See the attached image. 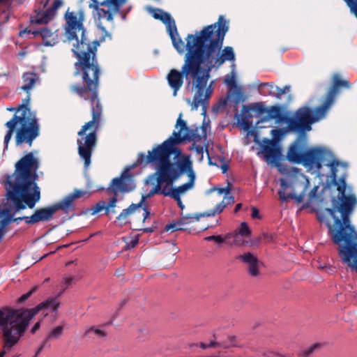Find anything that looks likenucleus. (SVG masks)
<instances>
[{"label": "nucleus", "mask_w": 357, "mask_h": 357, "mask_svg": "<svg viewBox=\"0 0 357 357\" xmlns=\"http://www.w3.org/2000/svg\"><path fill=\"white\" fill-rule=\"evenodd\" d=\"M141 208H142L143 211H144V218H143V222H144L147 220L149 216L150 215L151 211H150V208H149V206L146 204H145V202L143 204V205Z\"/></svg>", "instance_id": "55"}, {"label": "nucleus", "mask_w": 357, "mask_h": 357, "mask_svg": "<svg viewBox=\"0 0 357 357\" xmlns=\"http://www.w3.org/2000/svg\"><path fill=\"white\" fill-rule=\"evenodd\" d=\"M351 83L348 79H342L338 73L333 74L332 84L326 93L324 102L314 109L307 106L299 107L295 112L294 117L284 116L278 105L266 107L262 102H254L243 105L244 112L249 110L255 112V115L259 119L256 122L260 123L275 119L278 122H285L287 130L301 135L312 130V124L324 118L327 111L334 104L337 96L340 93L341 89H349Z\"/></svg>", "instance_id": "2"}, {"label": "nucleus", "mask_w": 357, "mask_h": 357, "mask_svg": "<svg viewBox=\"0 0 357 357\" xmlns=\"http://www.w3.org/2000/svg\"><path fill=\"white\" fill-rule=\"evenodd\" d=\"M261 86H264L266 89V91L264 92V95L275 96L278 86H275L272 83L264 82L261 84Z\"/></svg>", "instance_id": "42"}, {"label": "nucleus", "mask_w": 357, "mask_h": 357, "mask_svg": "<svg viewBox=\"0 0 357 357\" xmlns=\"http://www.w3.org/2000/svg\"><path fill=\"white\" fill-rule=\"evenodd\" d=\"M252 218H259V210L256 207L252 208Z\"/></svg>", "instance_id": "59"}, {"label": "nucleus", "mask_w": 357, "mask_h": 357, "mask_svg": "<svg viewBox=\"0 0 357 357\" xmlns=\"http://www.w3.org/2000/svg\"><path fill=\"white\" fill-rule=\"evenodd\" d=\"M26 97L24 99H22V104L18 105V110H22V114H20L19 116H24L25 117H29V116H36V113L33 112H31L29 104L31 99V94L30 93H26Z\"/></svg>", "instance_id": "33"}, {"label": "nucleus", "mask_w": 357, "mask_h": 357, "mask_svg": "<svg viewBox=\"0 0 357 357\" xmlns=\"http://www.w3.org/2000/svg\"><path fill=\"white\" fill-rule=\"evenodd\" d=\"M231 236H232V234H231V233L227 234L225 236V237H223L221 235H217V236L213 235V236H209L205 237L204 240L208 242L214 241L215 243H216L218 244H221V243H223L226 239L231 238Z\"/></svg>", "instance_id": "39"}, {"label": "nucleus", "mask_w": 357, "mask_h": 357, "mask_svg": "<svg viewBox=\"0 0 357 357\" xmlns=\"http://www.w3.org/2000/svg\"><path fill=\"white\" fill-rule=\"evenodd\" d=\"M280 189L278 190L280 200L282 202L287 201V194L286 191L288 189L293 190L292 184L287 181L285 178L280 179Z\"/></svg>", "instance_id": "34"}, {"label": "nucleus", "mask_w": 357, "mask_h": 357, "mask_svg": "<svg viewBox=\"0 0 357 357\" xmlns=\"http://www.w3.org/2000/svg\"><path fill=\"white\" fill-rule=\"evenodd\" d=\"M201 213H197L195 215H183L181 214V217L180 218L181 222L182 224L187 225L193 222L195 220L199 221L201 218H204Z\"/></svg>", "instance_id": "38"}, {"label": "nucleus", "mask_w": 357, "mask_h": 357, "mask_svg": "<svg viewBox=\"0 0 357 357\" xmlns=\"http://www.w3.org/2000/svg\"><path fill=\"white\" fill-rule=\"evenodd\" d=\"M291 86L289 85H286L283 88H280L278 86L275 97L280 99L281 96L290 91Z\"/></svg>", "instance_id": "49"}, {"label": "nucleus", "mask_w": 357, "mask_h": 357, "mask_svg": "<svg viewBox=\"0 0 357 357\" xmlns=\"http://www.w3.org/2000/svg\"><path fill=\"white\" fill-rule=\"evenodd\" d=\"M167 185H168L166 184V186H165L163 188H161V195L165 197H170L171 198H172V197L174 196V188H172L171 190H167Z\"/></svg>", "instance_id": "53"}, {"label": "nucleus", "mask_w": 357, "mask_h": 357, "mask_svg": "<svg viewBox=\"0 0 357 357\" xmlns=\"http://www.w3.org/2000/svg\"><path fill=\"white\" fill-rule=\"evenodd\" d=\"M182 114H180L176 121V127H180L181 137L183 142L193 141L195 143L201 140L202 136L199 134V128H190L186 123L181 119Z\"/></svg>", "instance_id": "19"}, {"label": "nucleus", "mask_w": 357, "mask_h": 357, "mask_svg": "<svg viewBox=\"0 0 357 357\" xmlns=\"http://www.w3.org/2000/svg\"><path fill=\"white\" fill-rule=\"evenodd\" d=\"M17 123H20L15 136L16 145L27 143L31 146L33 141L39 135V123L36 116L25 117L17 115Z\"/></svg>", "instance_id": "11"}, {"label": "nucleus", "mask_w": 357, "mask_h": 357, "mask_svg": "<svg viewBox=\"0 0 357 357\" xmlns=\"http://www.w3.org/2000/svg\"><path fill=\"white\" fill-rule=\"evenodd\" d=\"M23 84L21 89L26 93H29L33 89L37 82H39V76L34 72H26L22 75Z\"/></svg>", "instance_id": "24"}, {"label": "nucleus", "mask_w": 357, "mask_h": 357, "mask_svg": "<svg viewBox=\"0 0 357 357\" xmlns=\"http://www.w3.org/2000/svg\"><path fill=\"white\" fill-rule=\"evenodd\" d=\"M320 343H314L312 345L309 346L306 349L301 351V355L304 357H308L310 354H312L316 349L321 347Z\"/></svg>", "instance_id": "44"}, {"label": "nucleus", "mask_w": 357, "mask_h": 357, "mask_svg": "<svg viewBox=\"0 0 357 357\" xmlns=\"http://www.w3.org/2000/svg\"><path fill=\"white\" fill-rule=\"evenodd\" d=\"M153 17L157 20H161L164 24H166L167 31L173 27V25H176L174 20L172 19L170 14L163 12L160 9H158L157 12L153 14Z\"/></svg>", "instance_id": "29"}, {"label": "nucleus", "mask_w": 357, "mask_h": 357, "mask_svg": "<svg viewBox=\"0 0 357 357\" xmlns=\"http://www.w3.org/2000/svg\"><path fill=\"white\" fill-rule=\"evenodd\" d=\"M47 346L48 347H50V344H48V342H47V340H43V341L42 342V343L40 344V345L39 346V347L38 348L36 352V355L34 357H37L38 355H39L40 354V352L43 350V349Z\"/></svg>", "instance_id": "54"}, {"label": "nucleus", "mask_w": 357, "mask_h": 357, "mask_svg": "<svg viewBox=\"0 0 357 357\" xmlns=\"http://www.w3.org/2000/svg\"><path fill=\"white\" fill-rule=\"evenodd\" d=\"M215 344H216V342L215 341H211L209 344L202 343L201 347L202 349H207V348L213 347L215 346Z\"/></svg>", "instance_id": "58"}, {"label": "nucleus", "mask_w": 357, "mask_h": 357, "mask_svg": "<svg viewBox=\"0 0 357 357\" xmlns=\"http://www.w3.org/2000/svg\"><path fill=\"white\" fill-rule=\"evenodd\" d=\"M62 0H54L52 4L45 11L37 13L31 17V22L36 24H46L52 20L57 14V10L63 6Z\"/></svg>", "instance_id": "16"}, {"label": "nucleus", "mask_w": 357, "mask_h": 357, "mask_svg": "<svg viewBox=\"0 0 357 357\" xmlns=\"http://www.w3.org/2000/svg\"><path fill=\"white\" fill-rule=\"evenodd\" d=\"M168 33L172 39L174 47L177 50L178 53H183L185 50H186V44H184V42L178 36L176 26L173 25V27L172 26V29H169Z\"/></svg>", "instance_id": "25"}, {"label": "nucleus", "mask_w": 357, "mask_h": 357, "mask_svg": "<svg viewBox=\"0 0 357 357\" xmlns=\"http://www.w3.org/2000/svg\"><path fill=\"white\" fill-rule=\"evenodd\" d=\"M319 186H314L308 193V202L310 203L317 197Z\"/></svg>", "instance_id": "51"}, {"label": "nucleus", "mask_w": 357, "mask_h": 357, "mask_svg": "<svg viewBox=\"0 0 357 357\" xmlns=\"http://www.w3.org/2000/svg\"><path fill=\"white\" fill-rule=\"evenodd\" d=\"M65 31L69 40H76L72 52L77 61L74 63V76L77 75L101 71L97 56V46L98 41H94L91 45L90 40L86 36V29L83 22L84 14L79 10L77 15L73 12H66L65 14Z\"/></svg>", "instance_id": "6"}, {"label": "nucleus", "mask_w": 357, "mask_h": 357, "mask_svg": "<svg viewBox=\"0 0 357 357\" xmlns=\"http://www.w3.org/2000/svg\"><path fill=\"white\" fill-rule=\"evenodd\" d=\"M333 157L331 151L323 146L305 148L301 164L309 169L319 170L324 160Z\"/></svg>", "instance_id": "13"}, {"label": "nucleus", "mask_w": 357, "mask_h": 357, "mask_svg": "<svg viewBox=\"0 0 357 357\" xmlns=\"http://www.w3.org/2000/svg\"><path fill=\"white\" fill-rule=\"evenodd\" d=\"M130 167L125 169L120 177L112 179L111 185L116 187L121 192H128L135 188V185L132 181V174Z\"/></svg>", "instance_id": "18"}, {"label": "nucleus", "mask_w": 357, "mask_h": 357, "mask_svg": "<svg viewBox=\"0 0 357 357\" xmlns=\"http://www.w3.org/2000/svg\"><path fill=\"white\" fill-rule=\"evenodd\" d=\"M84 195L89 196L87 191L75 189L72 193L68 194L60 202L48 207L37 209L29 218V225H33L39 222H47L51 220L54 214L59 210L68 213L75 209V199Z\"/></svg>", "instance_id": "10"}, {"label": "nucleus", "mask_w": 357, "mask_h": 357, "mask_svg": "<svg viewBox=\"0 0 357 357\" xmlns=\"http://www.w3.org/2000/svg\"><path fill=\"white\" fill-rule=\"evenodd\" d=\"M241 235L242 236L245 237H250L251 236V231L245 222H243L241 224V226L238 231H235L234 234H232L231 237L236 238L238 235Z\"/></svg>", "instance_id": "36"}, {"label": "nucleus", "mask_w": 357, "mask_h": 357, "mask_svg": "<svg viewBox=\"0 0 357 357\" xmlns=\"http://www.w3.org/2000/svg\"><path fill=\"white\" fill-rule=\"evenodd\" d=\"M187 174L189 178L188 182L176 188H174V196H176V197H178V196H181V194L184 193L185 192H186L187 190L193 187L195 181V174L193 170V168L192 169H190V171L187 172Z\"/></svg>", "instance_id": "26"}, {"label": "nucleus", "mask_w": 357, "mask_h": 357, "mask_svg": "<svg viewBox=\"0 0 357 357\" xmlns=\"http://www.w3.org/2000/svg\"><path fill=\"white\" fill-rule=\"evenodd\" d=\"M195 149V150L197 153L201 154L202 155H203L204 151V147L202 146H201V145H196L195 143H194L190 146V149ZM205 151L207 153L209 165H213V163L211 161V157L210 156V154H209L207 146L205 148Z\"/></svg>", "instance_id": "43"}, {"label": "nucleus", "mask_w": 357, "mask_h": 357, "mask_svg": "<svg viewBox=\"0 0 357 357\" xmlns=\"http://www.w3.org/2000/svg\"><path fill=\"white\" fill-rule=\"evenodd\" d=\"M143 162L155 165L154 175L167 181V185H172L184 173L192 169V161L185 157L182 160L172 162L170 159L149 151L146 156L143 153H139L136 163L142 165Z\"/></svg>", "instance_id": "9"}, {"label": "nucleus", "mask_w": 357, "mask_h": 357, "mask_svg": "<svg viewBox=\"0 0 357 357\" xmlns=\"http://www.w3.org/2000/svg\"><path fill=\"white\" fill-rule=\"evenodd\" d=\"M63 292L49 297L32 309L13 310L9 307L0 309V327L4 339V349L9 350L17 343L31 320L40 311L47 310L55 314L60 306V297Z\"/></svg>", "instance_id": "7"}, {"label": "nucleus", "mask_w": 357, "mask_h": 357, "mask_svg": "<svg viewBox=\"0 0 357 357\" xmlns=\"http://www.w3.org/2000/svg\"><path fill=\"white\" fill-rule=\"evenodd\" d=\"M107 190L109 192L113 194L114 196L112 198H110V199L109 200V202L107 203L105 202V214L106 215H108L110 213V208H113L116 206V204L118 201L116 197L118 195V192H120L118 188H116V187L112 186L111 185L108 188Z\"/></svg>", "instance_id": "32"}, {"label": "nucleus", "mask_w": 357, "mask_h": 357, "mask_svg": "<svg viewBox=\"0 0 357 357\" xmlns=\"http://www.w3.org/2000/svg\"><path fill=\"white\" fill-rule=\"evenodd\" d=\"M156 181H157V184L155 185V186L151 190V192H149V194L148 195H146V198L148 197H150L151 195H161V188H162V185L163 183H167V181H165L164 179L161 178L160 176H157V178H156Z\"/></svg>", "instance_id": "41"}, {"label": "nucleus", "mask_w": 357, "mask_h": 357, "mask_svg": "<svg viewBox=\"0 0 357 357\" xmlns=\"http://www.w3.org/2000/svg\"><path fill=\"white\" fill-rule=\"evenodd\" d=\"M236 116L238 118V121H237L238 125L241 126V128L245 131L248 132V135H254L255 137L257 138V133L255 131L250 130V128L253 125V121H252V119L254 116L256 117V116L255 115V112L252 110H249L248 112H247L245 113V112H244L243 107L241 116L240 117V116L238 115L237 114H236Z\"/></svg>", "instance_id": "21"}, {"label": "nucleus", "mask_w": 357, "mask_h": 357, "mask_svg": "<svg viewBox=\"0 0 357 357\" xmlns=\"http://www.w3.org/2000/svg\"><path fill=\"white\" fill-rule=\"evenodd\" d=\"M125 1L126 0H104L102 2H99L98 0H91V3H90L89 6L96 12V15L99 19L106 18L108 21H112L113 16L112 13L109 10L100 8V6H112L115 10H119Z\"/></svg>", "instance_id": "15"}, {"label": "nucleus", "mask_w": 357, "mask_h": 357, "mask_svg": "<svg viewBox=\"0 0 357 357\" xmlns=\"http://www.w3.org/2000/svg\"><path fill=\"white\" fill-rule=\"evenodd\" d=\"M102 210L105 211V201H99L92 208H90V211L91 212L92 215H95Z\"/></svg>", "instance_id": "46"}, {"label": "nucleus", "mask_w": 357, "mask_h": 357, "mask_svg": "<svg viewBox=\"0 0 357 357\" xmlns=\"http://www.w3.org/2000/svg\"><path fill=\"white\" fill-rule=\"evenodd\" d=\"M225 82L231 88L236 86L235 78L234 75L231 76L229 79L226 78Z\"/></svg>", "instance_id": "57"}, {"label": "nucleus", "mask_w": 357, "mask_h": 357, "mask_svg": "<svg viewBox=\"0 0 357 357\" xmlns=\"http://www.w3.org/2000/svg\"><path fill=\"white\" fill-rule=\"evenodd\" d=\"M12 1L13 0H0V25L8 21Z\"/></svg>", "instance_id": "27"}, {"label": "nucleus", "mask_w": 357, "mask_h": 357, "mask_svg": "<svg viewBox=\"0 0 357 357\" xmlns=\"http://www.w3.org/2000/svg\"><path fill=\"white\" fill-rule=\"evenodd\" d=\"M101 71L77 75L82 79L81 83L70 86V90L79 97L87 100L91 106L92 120L86 123L78 132L79 136H83L87 130L93 128V130L84 137L77 139V150L79 157L84 161V167L87 169L91 164V158L97 141V130L101 120L102 108L98 98V87Z\"/></svg>", "instance_id": "4"}, {"label": "nucleus", "mask_w": 357, "mask_h": 357, "mask_svg": "<svg viewBox=\"0 0 357 357\" xmlns=\"http://www.w3.org/2000/svg\"><path fill=\"white\" fill-rule=\"evenodd\" d=\"M226 206L227 204H225V201L223 200L222 202L217 204L213 209L202 213L201 215H202L203 217L215 216V215L222 213Z\"/></svg>", "instance_id": "35"}, {"label": "nucleus", "mask_w": 357, "mask_h": 357, "mask_svg": "<svg viewBox=\"0 0 357 357\" xmlns=\"http://www.w3.org/2000/svg\"><path fill=\"white\" fill-rule=\"evenodd\" d=\"M39 167L38 159L30 152L16 162L14 173L6 176V196L13 203L15 211L26 208L23 202L33 208L40 200V191L36 183Z\"/></svg>", "instance_id": "5"}, {"label": "nucleus", "mask_w": 357, "mask_h": 357, "mask_svg": "<svg viewBox=\"0 0 357 357\" xmlns=\"http://www.w3.org/2000/svg\"><path fill=\"white\" fill-rule=\"evenodd\" d=\"M40 321L36 322L32 327V328L31 330V333L32 334H34L40 328Z\"/></svg>", "instance_id": "62"}, {"label": "nucleus", "mask_w": 357, "mask_h": 357, "mask_svg": "<svg viewBox=\"0 0 357 357\" xmlns=\"http://www.w3.org/2000/svg\"><path fill=\"white\" fill-rule=\"evenodd\" d=\"M326 165L331 167L332 183L338 191L337 197L331 199L332 207L326 208L334 220L333 225L328 223V234L338 245L342 261L357 273V231L350 220L357 199L354 194L346 195L347 165L333 158Z\"/></svg>", "instance_id": "1"}, {"label": "nucleus", "mask_w": 357, "mask_h": 357, "mask_svg": "<svg viewBox=\"0 0 357 357\" xmlns=\"http://www.w3.org/2000/svg\"><path fill=\"white\" fill-rule=\"evenodd\" d=\"M228 29L227 21L220 15L217 22L187 36L201 66L204 67L202 70L207 80L213 68H220L226 61H235L232 47L226 46L221 51Z\"/></svg>", "instance_id": "3"}, {"label": "nucleus", "mask_w": 357, "mask_h": 357, "mask_svg": "<svg viewBox=\"0 0 357 357\" xmlns=\"http://www.w3.org/2000/svg\"><path fill=\"white\" fill-rule=\"evenodd\" d=\"M183 225L180 220L175 222L169 223L165 225V229L166 231L172 230V231L183 230L181 226Z\"/></svg>", "instance_id": "45"}, {"label": "nucleus", "mask_w": 357, "mask_h": 357, "mask_svg": "<svg viewBox=\"0 0 357 357\" xmlns=\"http://www.w3.org/2000/svg\"><path fill=\"white\" fill-rule=\"evenodd\" d=\"M271 134L274 139H278L282 135L279 129H273ZM261 146V154L264 160L268 164H277L282 155V149L275 139H265Z\"/></svg>", "instance_id": "14"}, {"label": "nucleus", "mask_w": 357, "mask_h": 357, "mask_svg": "<svg viewBox=\"0 0 357 357\" xmlns=\"http://www.w3.org/2000/svg\"><path fill=\"white\" fill-rule=\"evenodd\" d=\"M63 328L61 326H58L54 328L47 335L45 340H47V342L51 339H57L59 338L63 333Z\"/></svg>", "instance_id": "40"}, {"label": "nucleus", "mask_w": 357, "mask_h": 357, "mask_svg": "<svg viewBox=\"0 0 357 357\" xmlns=\"http://www.w3.org/2000/svg\"><path fill=\"white\" fill-rule=\"evenodd\" d=\"M93 333L98 337H104L105 335V333L100 329L96 328L94 326L89 328L85 331V335L88 337H91V333Z\"/></svg>", "instance_id": "47"}, {"label": "nucleus", "mask_w": 357, "mask_h": 357, "mask_svg": "<svg viewBox=\"0 0 357 357\" xmlns=\"http://www.w3.org/2000/svg\"><path fill=\"white\" fill-rule=\"evenodd\" d=\"M350 8V11L357 17V0H344Z\"/></svg>", "instance_id": "48"}, {"label": "nucleus", "mask_w": 357, "mask_h": 357, "mask_svg": "<svg viewBox=\"0 0 357 357\" xmlns=\"http://www.w3.org/2000/svg\"><path fill=\"white\" fill-rule=\"evenodd\" d=\"M307 183H308V181H307L306 184H304V183L302 184L303 185V190L298 195H296L293 192V190H291V192L287 193V200L288 199H294L297 203H301L304 200V198L305 196V190H306V188H307Z\"/></svg>", "instance_id": "37"}, {"label": "nucleus", "mask_w": 357, "mask_h": 357, "mask_svg": "<svg viewBox=\"0 0 357 357\" xmlns=\"http://www.w3.org/2000/svg\"><path fill=\"white\" fill-rule=\"evenodd\" d=\"M146 196L142 195L140 202L137 204H132L127 208L123 209L121 213L116 217V221L120 225H125L128 222V217L133 213L137 209L142 207L146 202Z\"/></svg>", "instance_id": "23"}, {"label": "nucleus", "mask_w": 357, "mask_h": 357, "mask_svg": "<svg viewBox=\"0 0 357 357\" xmlns=\"http://www.w3.org/2000/svg\"><path fill=\"white\" fill-rule=\"evenodd\" d=\"M37 289V287H33L31 289H30L28 292L26 294H22L19 298H18V303H22L24 301H26Z\"/></svg>", "instance_id": "50"}, {"label": "nucleus", "mask_w": 357, "mask_h": 357, "mask_svg": "<svg viewBox=\"0 0 357 357\" xmlns=\"http://www.w3.org/2000/svg\"><path fill=\"white\" fill-rule=\"evenodd\" d=\"M185 41L187 52L185 55L184 64L181 68V70L178 71L176 69H172L167 75L166 78L169 86L173 90L174 96H176L178 91L181 89L183 84V77L188 81V85L192 82L197 89L195 100L198 102L202 89L208 82V80L191 47V43L188 36L185 38Z\"/></svg>", "instance_id": "8"}, {"label": "nucleus", "mask_w": 357, "mask_h": 357, "mask_svg": "<svg viewBox=\"0 0 357 357\" xmlns=\"http://www.w3.org/2000/svg\"><path fill=\"white\" fill-rule=\"evenodd\" d=\"M305 150V146L299 139L294 141L289 147L287 153V160L293 164H301L303 155Z\"/></svg>", "instance_id": "20"}, {"label": "nucleus", "mask_w": 357, "mask_h": 357, "mask_svg": "<svg viewBox=\"0 0 357 357\" xmlns=\"http://www.w3.org/2000/svg\"><path fill=\"white\" fill-rule=\"evenodd\" d=\"M29 216L19 217V218H13V222H18L19 221L24 220L26 224H29V222H27V221H29Z\"/></svg>", "instance_id": "61"}, {"label": "nucleus", "mask_w": 357, "mask_h": 357, "mask_svg": "<svg viewBox=\"0 0 357 357\" xmlns=\"http://www.w3.org/2000/svg\"><path fill=\"white\" fill-rule=\"evenodd\" d=\"M172 199H174L177 202L178 206L179 208H181V209L184 208V205L183 204L182 201L181 199V196H178V197H176V196H173Z\"/></svg>", "instance_id": "60"}, {"label": "nucleus", "mask_w": 357, "mask_h": 357, "mask_svg": "<svg viewBox=\"0 0 357 357\" xmlns=\"http://www.w3.org/2000/svg\"><path fill=\"white\" fill-rule=\"evenodd\" d=\"M73 282V278H64L61 282L62 285L64 286L63 289L61 291L62 292L68 287Z\"/></svg>", "instance_id": "56"}, {"label": "nucleus", "mask_w": 357, "mask_h": 357, "mask_svg": "<svg viewBox=\"0 0 357 357\" xmlns=\"http://www.w3.org/2000/svg\"><path fill=\"white\" fill-rule=\"evenodd\" d=\"M17 124V115L15 114L13 118L8 121L5 126L8 128L7 132L4 137L5 148L8 147V144L13 136V132Z\"/></svg>", "instance_id": "31"}, {"label": "nucleus", "mask_w": 357, "mask_h": 357, "mask_svg": "<svg viewBox=\"0 0 357 357\" xmlns=\"http://www.w3.org/2000/svg\"><path fill=\"white\" fill-rule=\"evenodd\" d=\"M155 227H150L141 229L140 230L142 231L144 233H152L155 231Z\"/></svg>", "instance_id": "63"}, {"label": "nucleus", "mask_w": 357, "mask_h": 357, "mask_svg": "<svg viewBox=\"0 0 357 357\" xmlns=\"http://www.w3.org/2000/svg\"><path fill=\"white\" fill-rule=\"evenodd\" d=\"M225 199L227 200V202H225V204H227V205H228V204H232V203H234V197L233 196H229V197H225Z\"/></svg>", "instance_id": "64"}, {"label": "nucleus", "mask_w": 357, "mask_h": 357, "mask_svg": "<svg viewBox=\"0 0 357 357\" xmlns=\"http://www.w3.org/2000/svg\"><path fill=\"white\" fill-rule=\"evenodd\" d=\"M206 84L207 83L204 85V86H203V88L202 89V91H201V93H200V96H199V98H198V100L199 102H197V100H195V96H194V98H193V105H194V107L195 109H197L200 105H202L204 107H206V105L208 103V99L211 97L212 93H213V90H212V88H211V84L212 83L210 84V86L206 89V91H205V94H204V98H202L203 96H204V89L206 86Z\"/></svg>", "instance_id": "28"}, {"label": "nucleus", "mask_w": 357, "mask_h": 357, "mask_svg": "<svg viewBox=\"0 0 357 357\" xmlns=\"http://www.w3.org/2000/svg\"><path fill=\"white\" fill-rule=\"evenodd\" d=\"M139 243V238L137 236H135L131 238L130 241L126 242V248L128 249L134 248L137 243Z\"/></svg>", "instance_id": "52"}, {"label": "nucleus", "mask_w": 357, "mask_h": 357, "mask_svg": "<svg viewBox=\"0 0 357 357\" xmlns=\"http://www.w3.org/2000/svg\"><path fill=\"white\" fill-rule=\"evenodd\" d=\"M237 259L248 265V272L252 277H257L259 274V261L250 252H247L237 257Z\"/></svg>", "instance_id": "22"}, {"label": "nucleus", "mask_w": 357, "mask_h": 357, "mask_svg": "<svg viewBox=\"0 0 357 357\" xmlns=\"http://www.w3.org/2000/svg\"><path fill=\"white\" fill-rule=\"evenodd\" d=\"M14 213H12L10 209L8 208H6L1 209L0 208V216H6L5 218L2 219L0 221V234H3V236L5 234V227L8 225L13 220Z\"/></svg>", "instance_id": "30"}, {"label": "nucleus", "mask_w": 357, "mask_h": 357, "mask_svg": "<svg viewBox=\"0 0 357 357\" xmlns=\"http://www.w3.org/2000/svg\"><path fill=\"white\" fill-rule=\"evenodd\" d=\"M182 142L183 141L181 137V131H174L171 137L149 152L168 159H170L172 155H174V161L182 160L185 157L190 159V155L182 153L181 149L176 146Z\"/></svg>", "instance_id": "12"}, {"label": "nucleus", "mask_w": 357, "mask_h": 357, "mask_svg": "<svg viewBox=\"0 0 357 357\" xmlns=\"http://www.w3.org/2000/svg\"><path fill=\"white\" fill-rule=\"evenodd\" d=\"M58 30L52 31L47 26L41 28L29 29V33L33 34L34 36H40L43 40L45 46H54L59 43Z\"/></svg>", "instance_id": "17"}]
</instances>
